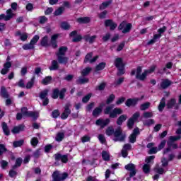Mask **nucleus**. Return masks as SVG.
Wrapping results in <instances>:
<instances>
[{
    "instance_id": "f257e3e1",
    "label": "nucleus",
    "mask_w": 181,
    "mask_h": 181,
    "mask_svg": "<svg viewBox=\"0 0 181 181\" xmlns=\"http://www.w3.org/2000/svg\"><path fill=\"white\" fill-rule=\"evenodd\" d=\"M105 134L106 135H107V136H111V135H114L115 142H117V141H119V142H122L123 141H125V138H127V135L122 132V129L121 128V127H117L114 131V127H112V126H110L107 128Z\"/></svg>"
},
{
    "instance_id": "f03ea898",
    "label": "nucleus",
    "mask_w": 181,
    "mask_h": 181,
    "mask_svg": "<svg viewBox=\"0 0 181 181\" xmlns=\"http://www.w3.org/2000/svg\"><path fill=\"white\" fill-rule=\"evenodd\" d=\"M155 69H156V66H152L149 69V70H146L144 73H142V68L141 66H139L137 67L136 69H133L132 71L131 75L136 76V78H138V80H141V81H144V80L146 78V76H148V74H151V73H153V71H155Z\"/></svg>"
},
{
    "instance_id": "7ed1b4c3",
    "label": "nucleus",
    "mask_w": 181,
    "mask_h": 181,
    "mask_svg": "<svg viewBox=\"0 0 181 181\" xmlns=\"http://www.w3.org/2000/svg\"><path fill=\"white\" fill-rule=\"evenodd\" d=\"M22 114L18 113L16 115L17 119H22V115L25 117H31L33 119H36V118H39V112H28V109L26 107H23L21 109Z\"/></svg>"
},
{
    "instance_id": "20e7f679",
    "label": "nucleus",
    "mask_w": 181,
    "mask_h": 181,
    "mask_svg": "<svg viewBox=\"0 0 181 181\" xmlns=\"http://www.w3.org/2000/svg\"><path fill=\"white\" fill-rule=\"evenodd\" d=\"M180 136H172L169 137V140L167 143L168 148L164 151V153H168V152H170V148L176 149L177 148V144H173L175 141H179L180 139Z\"/></svg>"
},
{
    "instance_id": "39448f33",
    "label": "nucleus",
    "mask_w": 181,
    "mask_h": 181,
    "mask_svg": "<svg viewBox=\"0 0 181 181\" xmlns=\"http://www.w3.org/2000/svg\"><path fill=\"white\" fill-rule=\"evenodd\" d=\"M112 108H114V105L109 106L106 107V110H105V114H110V118H117L118 115H120V114H122V109L121 108H115L112 111Z\"/></svg>"
},
{
    "instance_id": "423d86ee",
    "label": "nucleus",
    "mask_w": 181,
    "mask_h": 181,
    "mask_svg": "<svg viewBox=\"0 0 181 181\" xmlns=\"http://www.w3.org/2000/svg\"><path fill=\"white\" fill-rule=\"evenodd\" d=\"M115 66L118 69V75L122 76V74H125V71L124 70V67L125 64L122 62V58H116L115 60Z\"/></svg>"
},
{
    "instance_id": "0eeeda50",
    "label": "nucleus",
    "mask_w": 181,
    "mask_h": 181,
    "mask_svg": "<svg viewBox=\"0 0 181 181\" xmlns=\"http://www.w3.org/2000/svg\"><path fill=\"white\" fill-rule=\"evenodd\" d=\"M68 175L66 173H60L59 171H55L52 174V179L54 181H62L66 179Z\"/></svg>"
},
{
    "instance_id": "6e6552de",
    "label": "nucleus",
    "mask_w": 181,
    "mask_h": 181,
    "mask_svg": "<svg viewBox=\"0 0 181 181\" xmlns=\"http://www.w3.org/2000/svg\"><path fill=\"white\" fill-rule=\"evenodd\" d=\"M118 28L119 30H122V33H128L132 28V24L124 21L119 25Z\"/></svg>"
},
{
    "instance_id": "1a4fd4ad",
    "label": "nucleus",
    "mask_w": 181,
    "mask_h": 181,
    "mask_svg": "<svg viewBox=\"0 0 181 181\" xmlns=\"http://www.w3.org/2000/svg\"><path fill=\"white\" fill-rule=\"evenodd\" d=\"M153 159H155V156H151L146 158L147 163L143 166V172H144V173H149V170H151V165H149V163H151Z\"/></svg>"
},
{
    "instance_id": "9d476101",
    "label": "nucleus",
    "mask_w": 181,
    "mask_h": 181,
    "mask_svg": "<svg viewBox=\"0 0 181 181\" xmlns=\"http://www.w3.org/2000/svg\"><path fill=\"white\" fill-rule=\"evenodd\" d=\"M124 169L130 172V177H134L136 175V167L132 163L126 165Z\"/></svg>"
},
{
    "instance_id": "9b49d317",
    "label": "nucleus",
    "mask_w": 181,
    "mask_h": 181,
    "mask_svg": "<svg viewBox=\"0 0 181 181\" xmlns=\"http://www.w3.org/2000/svg\"><path fill=\"white\" fill-rule=\"evenodd\" d=\"M138 135H139V129L136 128L129 137V142H131V144H135V142H136V136H138Z\"/></svg>"
},
{
    "instance_id": "f8f14e48",
    "label": "nucleus",
    "mask_w": 181,
    "mask_h": 181,
    "mask_svg": "<svg viewBox=\"0 0 181 181\" xmlns=\"http://www.w3.org/2000/svg\"><path fill=\"white\" fill-rule=\"evenodd\" d=\"M7 15L1 14L0 15V21L4 19V21H10L13 18V13H12L11 9H8L6 11Z\"/></svg>"
},
{
    "instance_id": "ddd939ff",
    "label": "nucleus",
    "mask_w": 181,
    "mask_h": 181,
    "mask_svg": "<svg viewBox=\"0 0 181 181\" xmlns=\"http://www.w3.org/2000/svg\"><path fill=\"white\" fill-rule=\"evenodd\" d=\"M69 108H70V104L68 103L65 105L64 112L61 115V118L62 119H67V117H69V115H70V113L71 112V111L70 110Z\"/></svg>"
},
{
    "instance_id": "4468645a",
    "label": "nucleus",
    "mask_w": 181,
    "mask_h": 181,
    "mask_svg": "<svg viewBox=\"0 0 181 181\" xmlns=\"http://www.w3.org/2000/svg\"><path fill=\"white\" fill-rule=\"evenodd\" d=\"M57 39H59V34H54L51 37L49 46H52L53 49H56V47H57Z\"/></svg>"
},
{
    "instance_id": "2eb2a0df",
    "label": "nucleus",
    "mask_w": 181,
    "mask_h": 181,
    "mask_svg": "<svg viewBox=\"0 0 181 181\" xmlns=\"http://www.w3.org/2000/svg\"><path fill=\"white\" fill-rule=\"evenodd\" d=\"M166 106L168 107V108H173L174 107L175 110H177L179 108V105H177V103H176V99L174 98L168 100L167 102Z\"/></svg>"
},
{
    "instance_id": "dca6fc26",
    "label": "nucleus",
    "mask_w": 181,
    "mask_h": 181,
    "mask_svg": "<svg viewBox=\"0 0 181 181\" xmlns=\"http://www.w3.org/2000/svg\"><path fill=\"white\" fill-rule=\"evenodd\" d=\"M110 122V119H99L96 121V125H99V127H101V128H104V127H106V125H108Z\"/></svg>"
},
{
    "instance_id": "f3484780",
    "label": "nucleus",
    "mask_w": 181,
    "mask_h": 181,
    "mask_svg": "<svg viewBox=\"0 0 181 181\" xmlns=\"http://www.w3.org/2000/svg\"><path fill=\"white\" fill-rule=\"evenodd\" d=\"M91 57H93V53L90 52L89 54H87V55L85 57L84 62L87 63L89 62V63H94V62H95L97 59H98V56H95L93 59H91Z\"/></svg>"
},
{
    "instance_id": "a211bd4d",
    "label": "nucleus",
    "mask_w": 181,
    "mask_h": 181,
    "mask_svg": "<svg viewBox=\"0 0 181 181\" xmlns=\"http://www.w3.org/2000/svg\"><path fill=\"white\" fill-rule=\"evenodd\" d=\"M12 64L10 62H7L4 64V68L1 71V74L5 75L9 71V69H11Z\"/></svg>"
},
{
    "instance_id": "6ab92c4d",
    "label": "nucleus",
    "mask_w": 181,
    "mask_h": 181,
    "mask_svg": "<svg viewBox=\"0 0 181 181\" xmlns=\"http://www.w3.org/2000/svg\"><path fill=\"white\" fill-rule=\"evenodd\" d=\"M139 101V98H133V99H128L125 104L127 107H132L134 105H136V104Z\"/></svg>"
},
{
    "instance_id": "aec40b11",
    "label": "nucleus",
    "mask_w": 181,
    "mask_h": 181,
    "mask_svg": "<svg viewBox=\"0 0 181 181\" xmlns=\"http://www.w3.org/2000/svg\"><path fill=\"white\" fill-rule=\"evenodd\" d=\"M105 26H108L109 28H110V30H114V29L117 28V24L114 23V21H112V20H106L105 21Z\"/></svg>"
},
{
    "instance_id": "412c9836",
    "label": "nucleus",
    "mask_w": 181,
    "mask_h": 181,
    "mask_svg": "<svg viewBox=\"0 0 181 181\" xmlns=\"http://www.w3.org/2000/svg\"><path fill=\"white\" fill-rule=\"evenodd\" d=\"M83 39L86 42H88V43H94V42H95V39H97V35L90 36L86 35L83 37Z\"/></svg>"
},
{
    "instance_id": "4be33fe9",
    "label": "nucleus",
    "mask_w": 181,
    "mask_h": 181,
    "mask_svg": "<svg viewBox=\"0 0 181 181\" xmlns=\"http://www.w3.org/2000/svg\"><path fill=\"white\" fill-rule=\"evenodd\" d=\"M66 52H67L66 47H61L59 49V52L57 53V57H61L62 56H65Z\"/></svg>"
},
{
    "instance_id": "5701e85b",
    "label": "nucleus",
    "mask_w": 181,
    "mask_h": 181,
    "mask_svg": "<svg viewBox=\"0 0 181 181\" xmlns=\"http://www.w3.org/2000/svg\"><path fill=\"white\" fill-rule=\"evenodd\" d=\"M25 129V126L23 124H21L18 127H15L11 132H13V134H19V132H21V131H23Z\"/></svg>"
},
{
    "instance_id": "b1692460",
    "label": "nucleus",
    "mask_w": 181,
    "mask_h": 181,
    "mask_svg": "<svg viewBox=\"0 0 181 181\" xmlns=\"http://www.w3.org/2000/svg\"><path fill=\"white\" fill-rule=\"evenodd\" d=\"M41 45L45 47L50 46V42H49V37L47 36H45L41 40Z\"/></svg>"
},
{
    "instance_id": "393cba45",
    "label": "nucleus",
    "mask_w": 181,
    "mask_h": 181,
    "mask_svg": "<svg viewBox=\"0 0 181 181\" xmlns=\"http://www.w3.org/2000/svg\"><path fill=\"white\" fill-rule=\"evenodd\" d=\"M59 63L62 64H66L67 62H69V58L64 55H62V57H57Z\"/></svg>"
},
{
    "instance_id": "a878e982",
    "label": "nucleus",
    "mask_w": 181,
    "mask_h": 181,
    "mask_svg": "<svg viewBox=\"0 0 181 181\" xmlns=\"http://www.w3.org/2000/svg\"><path fill=\"white\" fill-rule=\"evenodd\" d=\"M78 23H88L90 22V18L88 17H81L76 19Z\"/></svg>"
},
{
    "instance_id": "bb28decb",
    "label": "nucleus",
    "mask_w": 181,
    "mask_h": 181,
    "mask_svg": "<svg viewBox=\"0 0 181 181\" xmlns=\"http://www.w3.org/2000/svg\"><path fill=\"white\" fill-rule=\"evenodd\" d=\"M102 112H103V107L100 106L94 109L93 112V117H98V115H100Z\"/></svg>"
},
{
    "instance_id": "cd10ccee",
    "label": "nucleus",
    "mask_w": 181,
    "mask_h": 181,
    "mask_svg": "<svg viewBox=\"0 0 181 181\" xmlns=\"http://www.w3.org/2000/svg\"><path fill=\"white\" fill-rule=\"evenodd\" d=\"M127 117L125 115H122L120 117H119V118L117 119V125H122V123L124 121H127Z\"/></svg>"
},
{
    "instance_id": "c85d7f7f",
    "label": "nucleus",
    "mask_w": 181,
    "mask_h": 181,
    "mask_svg": "<svg viewBox=\"0 0 181 181\" xmlns=\"http://www.w3.org/2000/svg\"><path fill=\"white\" fill-rule=\"evenodd\" d=\"M170 84H172V82H170V81H169L168 79H164L161 83V87L162 88H168V87H169Z\"/></svg>"
},
{
    "instance_id": "c756f323",
    "label": "nucleus",
    "mask_w": 181,
    "mask_h": 181,
    "mask_svg": "<svg viewBox=\"0 0 181 181\" xmlns=\"http://www.w3.org/2000/svg\"><path fill=\"white\" fill-rule=\"evenodd\" d=\"M49 70H57L59 69V63L56 60H53L51 66L49 67Z\"/></svg>"
},
{
    "instance_id": "7c9ffc66",
    "label": "nucleus",
    "mask_w": 181,
    "mask_h": 181,
    "mask_svg": "<svg viewBox=\"0 0 181 181\" xmlns=\"http://www.w3.org/2000/svg\"><path fill=\"white\" fill-rule=\"evenodd\" d=\"M16 36H20V39L23 41L25 42V40H26V39H28V34L26 33H21L20 31H18L16 33Z\"/></svg>"
},
{
    "instance_id": "2f4dec72",
    "label": "nucleus",
    "mask_w": 181,
    "mask_h": 181,
    "mask_svg": "<svg viewBox=\"0 0 181 181\" xmlns=\"http://www.w3.org/2000/svg\"><path fill=\"white\" fill-rule=\"evenodd\" d=\"M64 139V133L63 132H59L57 136H56V141L57 142H62V141H63V139Z\"/></svg>"
},
{
    "instance_id": "473e14b6",
    "label": "nucleus",
    "mask_w": 181,
    "mask_h": 181,
    "mask_svg": "<svg viewBox=\"0 0 181 181\" xmlns=\"http://www.w3.org/2000/svg\"><path fill=\"white\" fill-rule=\"evenodd\" d=\"M48 93H49V90L47 89L42 90L40 93V98H41V100H45L46 98H47V97Z\"/></svg>"
},
{
    "instance_id": "72a5a7b5",
    "label": "nucleus",
    "mask_w": 181,
    "mask_h": 181,
    "mask_svg": "<svg viewBox=\"0 0 181 181\" xmlns=\"http://www.w3.org/2000/svg\"><path fill=\"white\" fill-rule=\"evenodd\" d=\"M149 107H151V103L146 102V103L141 105L140 110L141 111H145V110H148V108H149Z\"/></svg>"
},
{
    "instance_id": "f704fd0d",
    "label": "nucleus",
    "mask_w": 181,
    "mask_h": 181,
    "mask_svg": "<svg viewBox=\"0 0 181 181\" xmlns=\"http://www.w3.org/2000/svg\"><path fill=\"white\" fill-rule=\"evenodd\" d=\"M165 105H166V103L165 102V98H163L158 105V110L163 111V109L165 108Z\"/></svg>"
},
{
    "instance_id": "c9c22d12",
    "label": "nucleus",
    "mask_w": 181,
    "mask_h": 181,
    "mask_svg": "<svg viewBox=\"0 0 181 181\" xmlns=\"http://www.w3.org/2000/svg\"><path fill=\"white\" fill-rule=\"evenodd\" d=\"M2 128L5 135H9V128H8V124H6V123H2Z\"/></svg>"
},
{
    "instance_id": "e433bc0d",
    "label": "nucleus",
    "mask_w": 181,
    "mask_h": 181,
    "mask_svg": "<svg viewBox=\"0 0 181 181\" xmlns=\"http://www.w3.org/2000/svg\"><path fill=\"white\" fill-rule=\"evenodd\" d=\"M23 49H24V50H29L30 49H35V45H33L31 42H30L29 44H25L23 46Z\"/></svg>"
},
{
    "instance_id": "4c0bfd02",
    "label": "nucleus",
    "mask_w": 181,
    "mask_h": 181,
    "mask_svg": "<svg viewBox=\"0 0 181 181\" xmlns=\"http://www.w3.org/2000/svg\"><path fill=\"white\" fill-rule=\"evenodd\" d=\"M50 81H52V76H47L44 79H42V83L45 86H47V84H49Z\"/></svg>"
},
{
    "instance_id": "58836bf2",
    "label": "nucleus",
    "mask_w": 181,
    "mask_h": 181,
    "mask_svg": "<svg viewBox=\"0 0 181 181\" xmlns=\"http://www.w3.org/2000/svg\"><path fill=\"white\" fill-rule=\"evenodd\" d=\"M105 68V63L101 62L95 68L96 71H100V70H104Z\"/></svg>"
},
{
    "instance_id": "ea45409f",
    "label": "nucleus",
    "mask_w": 181,
    "mask_h": 181,
    "mask_svg": "<svg viewBox=\"0 0 181 181\" xmlns=\"http://www.w3.org/2000/svg\"><path fill=\"white\" fill-rule=\"evenodd\" d=\"M35 84V77H33L30 81L28 82L26 85V88H32Z\"/></svg>"
},
{
    "instance_id": "a19ab883",
    "label": "nucleus",
    "mask_w": 181,
    "mask_h": 181,
    "mask_svg": "<svg viewBox=\"0 0 181 181\" xmlns=\"http://www.w3.org/2000/svg\"><path fill=\"white\" fill-rule=\"evenodd\" d=\"M1 93L4 98H8V97H9V95L8 94V92H6V89L4 87L1 88Z\"/></svg>"
},
{
    "instance_id": "79ce46f5",
    "label": "nucleus",
    "mask_w": 181,
    "mask_h": 181,
    "mask_svg": "<svg viewBox=\"0 0 181 181\" xmlns=\"http://www.w3.org/2000/svg\"><path fill=\"white\" fill-rule=\"evenodd\" d=\"M102 157L104 160H110V153L107 151L102 153Z\"/></svg>"
},
{
    "instance_id": "37998d69",
    "label": "nucleus",
    "mask_w": 181,
    "mask_h": 181,
    "mask_svg": "<svg viewBox=\"0 0 181 181\" xmlns=\"http://www.w3.org/2000/svg\"><path fill=\"white\" fill-rule=\"evenodd\" d=\"M64 12V7H59L58 9H57L54 12V15L56 16H59V15H62Z\"/></svg>"
},
{
    "instance_id": "c03bdc74",
    "label": "nucleus",
    "mask_w": 181,
    "mask_h": 181,
    "mask_svg": "<svg viewBox=\"0 0 181 181\" xmlns=\"http://www.w3.org/2000/svg\"><path fill=\"white\" fill-rule=\"evenodd\" d=\"M22 145H23V140H20L18 141H14L13 143V146H14V148H18L19 146H22Z\"/></svg>"
},
{
    "instance_id": "a18cd8bd",
    "label": "nucleus",
    "mask_w": 181,
    "mask_h": 181,
    "mask_svg": "<svg viewBox=\"0 0 181 181\" xmlns=\"http://www.w3.org/2000/svg\"><path fill=\"white\" fill-rule=\"evenodd\" d=\"M144 118H152L153 117V112H145L143 114Z\"/></svg>"
},
{
    "instance_id": "49530a36",
    "label": "nucleus",
    "mask_w": 181,
    "mask_h": 181,
    "mask_svg": "<svg viewBox=\"0 0 181 181\" xmlns=\"http://www.w3.org/2000/svg\"><path fill=\"white\" fill-rule=\"evenodd\" d=\"M91 71V68L86 67L81 71L82 76H87Z\"/></svg>"
},
{
    "instance_id": "de8ad7c7",
    "label": "nucleus",
    "mask_w": 181,
    "mask_h": 181,
    "mask_svg": "<svg viewBox=\"0 0 181 181\" xmlns=\"http://www.w3.org/2000/svg\"><path fill=\"white\" fill-rule=\"evenodd\" d=\"M110 4H111V1H106V2H103L100 6V9L101 11H103V9H105V8H107L108 6L110 5Z\"/></svg>"
},
{
    "instance_id": "09e8293b",
    "label": "nucleus",
    "mask_w": 181,
    "mask_h": 181,
    "mask_svg": "<svg viewBox=\"0 0 181 181\" xmlns=\"http://www.w3.org/2000/svg\"><path fill=\"white\" fill-rule=\"evenodd\" d=\"M154 170L157 173H159V175H163V173H165V170L162 168H158V166L155 168Z\"/></svg>"
},
{
    "instance_id": "8fccbe9b",
    "label": "nucleus",
    "mask_w": 181,
    "mask_h": 181,
    "mask_svg": "<svg viewBox=\"0 0 181 181\" xmlns=\"http://www.w3.org/2000/svg\"><path fill=\"white\" fill-rule=\"evenodd\" d=\"M61 28L65 30H67L70 29V25L66 22H63L61 23Z\"/></svg>"
},
{
    "instance_id": "3c124183",
    "label": "nucleus",
    "mask_w": 181,
    "mask_h": 181,
    "mask_svg": "<svg viewBox=\"0 0 181 181\" xmlns=\"http://www.w3.org/2000/svg\"><path fill=\"white\" fill-rule=\"evenodd\" d=\"M40 37L39 35H35L33 38L31 40L30 42L32 43L33 45L35 46L36 43L39 41Z\"/></svg>"
},
{
    "instance_id": "603ef678",
    "label": "nucleus",
    "mask_w": 181,
    "mask_h": 181,
    "mask_svg": "<svg viewBox=\"0 0 181 181\" xmlns=\"http://www.w3.org/2000/svg\"><path fill=\"white\" fill-rule=\"evenodd\" d=\"M30 144L33 146H36V145L39 144V140L37 139V138L33 137L30 141Z\"/></svg>"
},
{
    "instance_id": "864d4df0",
    "label": "nucleus",
    "mask_w": 181,
    "mask_h": 181,
    "mask_svg": "<svg viewBox=\"0 0 181 181\" xmlns=\"http://www.w3.org/2000/svg\"><path fill=\"white\" fill-rule=\"evenodd\" d=\"M114 100H115V95L112 94V95H110L108 97V98H107V101H106V103H107V104H111V103H112V101H113Z\"/></svg>"
},
{
    "instance_id": "5fc2aeb1",
    "label": "nucleus",
    "mask_w": 181,
    "mask_h": 181,
    "mask_svg": "<svg viewBox=\"0 0 181 181\" xmlns=\"http://www.w3.org/2000/svg\"><path fill=\"white\" fill-rule=\"evenodd\" d=\"M78 83L79 84H86V83H88V78H81L78 80Z\"/></svg>"
},
{
    "instance_id": "6e6d98bb",
    "label": "nucleus",
    "mask_w": 181,
    "mask_h": 181,
    "mask_svg": "<svg viewBox=\"0 0 181 181\" xmlns=\"http://www.w3.org/2000/svg\"><path fill=\"white\" fill-rule=\"evenodd\" d=\"M135 123V122L132 119L130 118L129 120H128V122H127V127L128 128H129V129H132V127H134V124Z\"/></svg>"
},
{
    "instance_id": "4d7b16f0",
    "label": "nucleus",
    "mask_w": 181,
    "mask_h": 181,
    "mask_svg": "<svg viewBox=\"0 0 181 181\" xmlns=\"http://www.w3.org/2000/svg\"><path fill=\"white\" fill-rule=\"evenodd\" d=\"M21 165H22V158H17L16 161V165L13 166V169H15V168H18L19 166H21Z\"/></svg>"
},
{
    "instance_id": "13d9d810",
    "label": "nucleus",
    "mask_w": 181,
    "mask_h": 181,
    "mask_svg": "<svg viewBox=\"0 0 181 181\" xmlns=\"http://www.w3.org/2000/svg\"><path fill=\"white\" fill-rule=\"evenodd\" d=\"M144 125H152L155 124V120L153 119H147L144 122Z\"/></svg>"
},
{
    "instance_id": "bf43d9fd",
    "label": "nucleus",
    "mask_w": 181,
    "mask_h": 181,
    "mask_svg": "<svg viewBox=\"0 0 181 181\" xmlns=\"http://www.w3.org/2000/svg\"><path fill=\"white\" fill-rule=\"evenodd\" d=\"M139 115H141V114L139 113V112H136V113H134L133 115V116L132 117V119L134 120V122L135 121H137L138 120V118H139Z\"/></svg>"
},
{
    "instance_id": "052dcab7",
    "label": "nucleus",
    "mask_w": 181,
    "mask_h": 181,
    "mask_svg": "<svg viewBox=\"0 0 181 181\" xmlns=\"http://www.w3.org/2000/svg\"><path fill=\"white\" fill-rule=\"evenodd\" d=\"M59 98V89H54L52 94V98L56 99Z\"/></svg>"
},
{
    "instance_id": "680f3d73",
    "label": "nucleus",
    "mask_w": 181,
    "mask_h": 181,
    "mask_svg": "<svg viewBox=\"0 0 181 181\" xmlns=\"http://www.w3.org/2000/svg\"><path fill=\"white\" fill-rule=\"evenodd\" d=\"M90 139H91V138L89 136H83L81 138V141L83 144L86 142H89Z\"/></svg>"
},
{
    "instance_id": "e2e57ef3",
    "label": "nucleus",
    "mask_w": 181,
    "mask_h": 181,
    "mask_svg": "<svg viewBox=\"0 0 181 181\" xmlns=\"http://www.w3.org/2000/svg\"><path fill=\"white\" fill-rule=\"evenodd\" d=\"M91 98V93L88 94L86 95L83 99L82 101L83 103H88V101Z\"/></svg>"
},
{
    "instance_id": "0e129e2a",
    "label": "nucleus",
    "mask_w": 181,
    "mask_h": 181,
    "mask_svg": "<svg viewBox=\"0 0 181 181\" xmlns=\"http://www.w3.org/2000/svg\"><path fill=\"white\" fill-rule=\"evenodd\" d=\"M98 139L101 144H105V137L103 134L98 136Z\"/></svg>"
},
{
    "instance_id": "69168bd1",
    "label": "nucleus",
    "mask_w": 181,
    "mask_h": 181,
    "mask_svg": "<svg viewBox=\"0 0 181 181\" xmlns=\"http://www.w3.org/2000/svg\"><path fill=\"white\" fill-rule=\"evenodd\" d=\"M66 93V88H62V90L59 92V98L63 100L64 98V93Z\"/></svg>"
},
{
    "instance_id": "338daca9",
    "label": "nucleus",
    "mask_w": 181,
    "mask_h": 181,
    "mask_svg": "<svg viewBox=\"0 0 181 181\" xmlns=\"http://www.w3.org/2000/svg\"><path fill=\"white\" fill-rule=\"evenodd\" d=\"M59 115H60V112H59V110H55L52 112V118H57Z\"/></svg>"
},
{
    "instance_id": "774afa93",
    "label": "nucleus",
    "mask_w": 181,
    "mask_h": 181,
    "mask_svg": "<svg viewBox=\"0 0 181 181\" xmlns=\"http://www.w3.org/2000/svg\"><path fill=\"white\" fill-rule=\"evenodd\" d=\"M82 39L83 37H81V35H76L72 40V42H80V40H81Z\"/></svg>"
}]
</instances>
